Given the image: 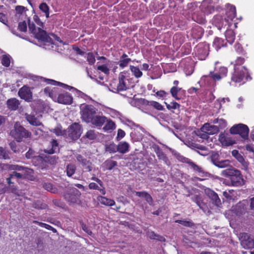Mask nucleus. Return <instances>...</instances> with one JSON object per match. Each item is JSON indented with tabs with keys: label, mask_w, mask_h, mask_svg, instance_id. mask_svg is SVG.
<instances>
[{
	"label": "nucleus",
	"mask_w": 254,
	"mask_h": 254,
	"mask_svg": "<svg viewBox=\"0 0 254 254\" xmlns=\"http://www.w3.org/2000/svg\"><path fill=\"white\" fill-rule=\"evenodd\" d=\"M28 28L29 31L34 35L35 37L39 41L45 44H53L52 39L47 34L46 31L41 27L36 28L34 23L28 20Z\"/></svg>",
	"instance_id": "f257e3e1"
},
{
	"label": "nucleus",
	"mask_w": 254,
	"mask_h": 254,
	"mask_svg": "<svg viewBox=\"0 0 254 254\" xmlns=\"http://www.w3.org/2000/svg\"><path fill=\"white\" fill-rule=\"evenodd\" d=\"M222 175L229 177L233 186L239 187L244 185L245 181L241 172L234 168H228L222 171Z\"/></svg>",
	"instance_id": "f03ea898"
},
{
	"label": "nucleus",
	"mask_w": 254,
	"mask_h": 254,
	"mask_svg": "<svg viewBox=\"0 0 254 254\" xmlns=\"http://www.w3.org/2000/svg\"><path fill=\"white\" fill-rule=\"evenodd\" d=\"M201 10L196 11L192 15V19L201 24H205L206 22L205 18V13H210L214 11V7L208 4V0H203L201 4Z\"/></svg>",
	"instance_id": "7ed1b4c3"
},
{
	"label": "nucleus",
	"mask_w": 254,
	"mask_h": 254,
	"mask_svg": "<svg viewBox=\"0 0 254 254\" xmlns=\"http://www.w3.org/2000/svg\"><path fill=\"white\" fill-rule=\"evenodd\" d=\"M10 134L17 141L20 142L23 138L30 137L31 133L21 126L18 122H16L14 128L10 131Z\"/></svg>",
	"instance_id": "20e7f679"
},
{
	"label": "nucleus",
	"mask_w": 254,
	"mask_h": 254,
	"mask_svg": "<svg viewBox=\"0 0 254 254\" xmlns=\"http://www.w3.org/2000/svg\"><path fill=\"white\" fill-rule=\"evenodd\" d=\"M249 78L251 79L248 69L245 66H241L240 68H234V72L231 77L232 81L235 83H240L243 82L245 78L248 80Z\"/></svg>",
	"instance_id": "39448f33"
},
{
	"label": "nucleus",
	"mask_w": 254,
	"mask_h": 254,
	"mask_svg": "<svg viewBox=\"0 0 254 254\" xmlns=\"http://www.w3.org/2000/svg\"><path fill=\"white\" fill-rule=\"evenodd\" d=\"M80 110L81 118L87 123L91 122V119L98 112V110L94 106L88 104L81 106Z\"/></svg>",
	"instance_id": "423d86ee"
},
{
	"label": "nucleus",
	"mask_w": 254,
	"mask_h": 254,
	"mask_svg": "<svg viewBox=\"0 0 254 254\" xmlns=\"http://www.w3.org/2000/svg\"><path fill=\"white\" fill-rule=\"evenodd\" d=\"M81 126L76 123L71 124L66 130L65 137L73 140H76L82 133Z\"/></svg>",
	"instance_id": "0eeeda50"
},
{
	"label": "nucleus",
	"mask_w": 254,
	"mask_h": 254,
	"mask_svg": "<svg viewBox=\"0 0 254 254\" xmlns=\"http://www.w3.org/2000/svg\"><path fill=\"white\" fill-rule=\"evenodd\" d=\"M230 133L232 134H239L243 139L247 140L248 139L249 128L245 124H239L230 128Z\"/></svg>",
	"instance_id": "6e6552de"
},
{
	"label": "nucleus",
	"mask_w": 254,
	"mask_h": 254,
	"mask_svg": "<svg viewBox=\"0 0 254 254\" xmlns=\"http://www.w3.org/2000/svg\"><path fill=\"white\" fill-rule=\"evenodd\" d=\"M195 55L199 60H204L209 52V45L206 43H199L194 48Z\"/></svg>",
	"instance_id": "1a4fd4ad"
},
{
	"label": "nucleus",
	"mask_w": 254,
	"mask_h": 254,
	"mask_svg": "<svg viewBox=\"0 0 254 254\" xmlns=\"http://www.w3.org/2000/svg\"><path fill=\"white\" fill-rule=\"evenodd\" d=\"M80 195V191L76 189L73 188L68 190L64 194V197L69 203H77Z\"/></svg>",
	"instance_id": "9d476101"
},
{
	"label": "nucleus",
	"mask_w": 254,
	"mask_h": 254,
	"mask_svg": "<svg viewBox=\"0 0 254 254\" xmlns=\"http://www.w3.org/2000/svg\"><path fill=\"white\" fill-rule=\"evenodd\" d=\"M240 239L241 245L245 249L254 248V239L246 233H242L240 234Z\"/></svg>",
	"instance_id": "9b49d317"
},
{
	"label": "nucleus",
	"mask_w": 254,
	"mask_h": 254,
	"mask_svg": "<svg viewBox=\"0 0 254 254\" xmlns=\"http://www.w3.org/2000/svg\"><path fill=\"white\" fill-rule=\"evenodd\" d=\"M18 95L21 99L26 102H30L32 100V92L27 85L21 87L18 92Z\"/></svg>",
	"instance_id": "f8f14e48"
},
{
	"label": "nucleus",
	"mask_w": 254,
	"mask_h": 254,
	"mask_svg": "<svg viewBox=\"0 0 254 254\" xmlns=\"http://www.w3.org/2000/svg\"><path fill=\"white\" fill-rule=\"evenodd\" d=\"M75 156L83 167V172H91L93 170L92 163L89 160H87L81 154H77Z\"/></svg>",
	"instance_id": "ddd939ff"
},
{
	"label": "nucleus",
	"mask_w": 254,
	"mask_h": 254,
	"mask_svg": "<svg viewBox=\"0 0 254 254\" xmlns=\"http://www.w3.org/2000/svg\"><path fill=\"white\" fill-rule=\"evenodd\" d=\"M228 69L226 67L221 66L217 72H210L208 77L212 79L214 81H219L227 76Z\"/></svg>",
	"instance_id": "4468645a"
},
{
	"label": "nucleus",
	"mask_w": 254,
	"mask_h": 254,
	"mask_svg": "<svg viewBox=\"0 0 254 254\" xmlns=\"http://www.w3.org/2000/svg\"><path fill=\"white\" fill-rule=\"evenodd\" d=\"M212 20V24L220 30L223 27L229 24V19L226 17L223 18L220 15H215Z\"/></svg>",
	"instance_id": "2eb2a0df"
},
{
	"label": "nucleus",
	"mask_w": 254,
	"mask_h": 254,
	"mask_svg": "<svg viewBox=\"0 0 254 254\" xmlns=\"http://www.w3.org/2000/svg\"><path fill=\"white\" fill-rule=\"evenodd\" d=\"M91 119V122L89 123L97 127H101L106 123L107 118L103 116L102 113L96 112L95 116Z\"/></svg>",
	"instance_id": "dca6fc26"
},
{
	"label": "nucleus",
	"mask_w": 254,
	"mask_h": 254,
	"mask_svg": "<svg viewBox=\"0 0 254 254\" xmlns=\"http://www.w3.org/2000/svg\"><path fill=\"white\" fill-rule=\"evenodd\" d=\"M72 100V97L69 93L63 92L58 95L57 102L62 104L70 105Z\"/></svg>",
	"instance_id": "f3484780"
},
{
	"label": "nucleus",
	"mask_w": 254,
	"mask_h": 254,
	"mask_svg": "<svg viewBox=\"0 0 254 254\" xmlns=\"http://www.w3.org/2000/svg\"><path fill=\"white\" fill-rule=\"evenodd\" d=\"M44 93L51 98L54 101H57L58 95L59 94L60 89L57 87L51 88L50 87H46L44 90Z\"/></svg>",
	"instance_id": "a211bd4d"
},
{
	"label": "nucleus",
	"mask_w": 254,
	"mask_h": 254,
	"mask_svg": "<svg viewBox=\"0 0 254 254\" xmlns=\"http://www.w3.org/2000/svg\"><path fill=\"white\" fill-rule=\"evenodd\" d=\"M226 18L229 19V21L233 20L236 16V7L232 4L227 3L226 4Z\"/></svg>",
	"instance_id": "6ab92c4d"
},
{
	"label": "nucleus",
	"mask_w": 254,
	"mask_h": 254,
	"mask_svg": "<svg viewBox=\"0 0 254 254\" xmlns=\"http://www.w3.org/2000/svg\"><path fill=\"white\" fill-rule=\"evenodd\" d=\"M204 191L208 197L213 201L216 205L218 206L221 204L220 199L214 191L210 189L206 188L205 189Z\"/></svg>",
	"instance_id": "aec40b11"
},
{
	"label": "nucleus",
	"mask_w": 254,
	"mask_h": 254,
	"mask_svg": "<svg viewBox=\"0 0 254 254\" xmlns=\"http://www.w3.org/2000/svg\"><path fill=\"white\" fill-rule=\"evenodd\" d=\"M203 29L199 26L196 25L192 27L191 30V36L195 40L200 39L203 34Z\"/></svg>",
	"instance_id": "412c9836"
},
{
	"label": "nucleus",
	"mask_w": 254,
	"mask_h": 254,
	"mask_svg": "<svg viewBox=\"0 0 254 254\" xmlns=\"http://www.w3.org/2000/svg\"><path fill=\"white\" fill-rule=\"evenodd\" d=\"M219 141L223 145L226 146H229L235 143V141L231 137L227 136L223 133H221L219 134Z\"/></svg>",
	"instance_id": "4be33fe9"
},
{
	"label": "nucleus",
	"mask_w": 254,
	"mask_h": 254,
	"mask_svg": "<svg viewBox=\"0 0 254 254\" xmlns=\"http://www.w3.org/2000/svg\"><path fill=\"white\" fill-rule=\"evenodd\" d=\"M155 152L158 159L163 160L167 165H170L171 163L166 154L163 152L162 150L159 146H157V147L155 149Z\"/></svg>",
	"instance_id": "5701e85b"
},
{
	"label": "nucleus",
	"mask_w": 254,
	"mask_h": 254,
	"mask_svg": "<svg viewBox=\"0 0 254 254\" xmlns=\"http://www.w3.org/2000/svg\"><path fill=\"white\" fill-rule=\"evenodd\" d=\"M126 77L123 75H120L119 77V84L117 86V90L118 91H123L126 90L128 87L127 85Z\"/></svg>",
	"instance_id": "b1692460"
},
{
	"label": "nucleus",
	"mask_w": 254,
	"mask_h": 254,
	"mask_svg": "<svg viewBox=\"0 0 254 254\" xmlns=\"http://www.w3.org/2000/svg\"><path fill=\"white\" fill-rule=\"evenodd\" d=\"M131 61V59L128 58L127 55L126 53H124L121 56L118 64L121 68H124L127 67Z\"/></svg>",
	"instance_id": "393cba45"
},
{
	"label": "nucleus",
	"mask_w": 254,
	"mask_h": 254,
	"mask_svg": "<svg viewBox=\"0 0 254 254\" xmlns=\"http://www.w3.org/2000/svg\"><path fill=\"white\" fill-rule=\"evenodd\" d=\"M6 105L9 109L10 110L15 111L18 108L20 102L17 99L13 98L7 100Z\"/></svg>",
	"instance_id": "a878e982"
},
{
	"label": "nucleus",
	"mask_w": 254,
	"mask_h": 254,
	"mask_svg": "<svg viewBox=\"0 0 254 254\" xmlns=\"http://www.w3.org/2000/svg\"><path fill=\"white\" fill-rule=\"evenodd\" d=\"M3 185L4 187L1 189H0V194H2L6 192H10L15 194L18 195L17 189L14 185V183L13 182L12 184H11L10 186H8V188L4 184Z\"/></svg>",
	"instance_id": "bb28decb"
},
{
	"label": "nucleus",
	"mask_w": 254,
	"mask_h": 254,
	"mask_svg": "<svg viewBox=\"0 0 254 254\" xmlns=\"http://www.w3.org/2000/svg\"><path fill=\"white\" fill-rule=\"evenodd\" d=\"M97 199L101 204L106 206H112L115 204V201L114 200L108 198L104 196H99L97 197Z\"/></svg>",
	"instance_id": "cd10ccee"
},
{
	"label": "nucleus",
	"mask_w": 254,
	"mask_h": 254,
	"mask_svg": "<svg viewBox=\"0 0 254 254\" xmlns=\"http://www.w3.org/2000/svg\"><path fill=\"white\" fill-rule=\"evenodd\" d=\"M144 104L153 107L154 109L159 110V111H163L164 110V108L163 106L160 104L159 102L155 101H148L144 100L143 102Z\"/></svg>",
	"instance_id": "c85d7f7f"
},
{
	"label": "nucleus",
	"mask_w": 254,
	"mask_h": 254,
	"mask_svg": "<svg viewBox=\"0 0 254 254\" xmlns=\"http://www.w3.org/2000/svg\"><path fill=\"white\" fill-rule=\"evenodd\" d=\"M226 43L225 42V41L220 38H215L213 42V47L216 49V50L218 51L221 48L226 46Z\"/></svg>",
	"instance_id": "c756f323"
},
{
	"label": "nucleus",
	"mask_w": 254,
	"mask_h": 254,
	"mask_svg": "<svg viewBox=\"0 0 254 254\" xmlns=\"http://www.w3.org/2000/svg\"><path fill=\"white\" fill-rule=\"evenodd\" d=\"M226 40L230 44H232L235 39V33L232 29H227L225 33Z\"/></svg>",
	"instance_id": "7c9ffc66"
},
{
	"label": "nucleus",
	"mask_w": 254,
	"mask_h": 254,
	"mask_svg": "<svg viewBox=\"0 0 254 254\" xmlns=\"http://www.w3.org/2000/svg\"><path fill=\"white\" fill-rule=\"evenodd\" d=\"M25 118L31 125L38 126L41 124L40 121L37 120L34 115L25 114Z\"/></svg>",
	"instance_id": "2f4dec72"
},
{
	"label": "nucleus",
	"mask_w": 254,
	"mask_h": 254,
	"mask_svg": "<svg viewBox=\"0 0 254 254\" xmlns=\"http://www.w3.org/2000/svg\"><path fill=\"white\" fill-rule=\"evenodd\" d=\"M118 151L121 153L125 154L129 150V144L127 142H120L117 145Z\"/></svg>",
	"instance_id": "473e14b6"
},
{
	"label": "nucleus",
	"mask_w": 254,
	"mask_h": 254,
	"mask_svg": "<svg viewBox=\"0 0 254 254\" xmlns=\"http://www.w3.org/2000/svg\"><path fill=\"white\" fill-rule=\"evenodd\" d=\"M89 188L91 190H98L99 191V192L103 195H104L106 194V190L105 189V188L103 186V184L102 185V186H99L97 184H96L95 183H90L89 184Z\"/></svg>",
	"instance_id": "72a5a7b5"
},
{
	"label": "nucleus",
	"mask_w": 254,
	"mask_h": 254,
	"mask_svg": "<svg viewBox=\"0 0 254 254\" xmlns=\"http://www.w3.org/2000/svg\"><path fill=\"white\" fill-rule=\"evenodd\" d=\"M106 123L105 126L103 127V129L105 131L109 130H112L116 128V124L114 122L111 120H108L107 119L106 121Z\"/></svg>",
	"instance_id": "f704fd0d"
},
{
	"label": "nucleus",
	"mask_w": 254,
	"mask_h": 254,
	"mask_svg": "<svg viewBox=\"0 0 254 254\" xmlns=\"http://www.w3.org/2000/svg\"><path fill=\"white\" fill-rule=\"evenodd\" d=\"M248 58V57L246 56V57H238L235 61L234 62H232L231 64H233L234 68H240V65H242L245 62V59Z\"/></svg>",
	"instance_id": "c9c22d12"
},
{
	"label": "nucleus",
	"mask_w": 254,
	"mask_h": 254,
	"mask_svg": "<svg viewBox=\"0 0 254 254\" xmlns=\"http://www.w3.org/2000/svg\"><path fill=\"white\" fill-rule=\"evenodd\" d=\"M46 81H47V83L48 84H52V85H59L63 88H64L66 89H68V90H70L71 88H72V87L68 85H66L65 84H64V83H63L62 82H58V81H55L54 80H53V79H47L46 80Z\"/></svg>",
	"instance_id": "e433bc0d"
},
{
	"label": "nucleus",
	"mask_w": 254,
	"mask_h": 254,
	"mask_svg": "<svg viewBox=\"0 0 254 254\" xmlns=\"http://www.w3.org/2000/svg\"><path fill=\"white\" fill-rule=\"evenodd\" d=\"M76 170V166L73 164H69L66 167V175L68 177H71L74 174Z\"/></svg>",
	"instance_id": "4c0bfd02"
},
{
	"label": "nucleus",
	"mask_w": 254,
	"mask_h": 254,
	"mask_svg": "<svg viewBox=\"0 0 254 254\" xmlns=\"http://www.w3.org/2000/svg\"><path fill=\"white\" fill-rule=\"evenodd\" d=\"M51 145L52 148L46 151V152H47L48 154H52L56 153L57 151L59 150L58 148L59 144L56 140L53 139L51 142Z\"/></svg>",
	"instance_id": "58836bf2"
},
{
	"label": "nucleus",
	"mask_w": 254,
	"mask_h": 254,
	"mask_svg": "<svg viewBox=\"0 0 254 254\" xmlns=\"http://www.w3.org/2000/svg\"><path fill=\"white\" fill-rule=\"evenodd\" d=\"M6 166V170H10V171H23L24 170L25 167L19 166L18 165H13V164H5Z\"/></svg>",
	"instance_id": "ea45409f"
},
{
	"label": "nucleus",
	"mask_w": 254,
	"mask_h": 254,
	"mask_svg": "<svg viewBox=\"0 0 254 254\" xmlns=\"http://www.w3.org/2000/svg\"><path fill=\"white\" fill-rule=\"evenodd\" d=\"M182 90V88L176 87V86H173L170 89V93L172 95V96L176 100H180L181 98L179 97L178 95V93Z\"/></svg>",
	"instance_id": "a19ab883"
},
{
	"label": "nucleus",
	"mask_w": 254,
	"mask_h": 254,
	"mask_svg": "<svg viewBox=\"0 0 254 254\" xmlns=\"http://www.w3.org/2000/svg\"><path fill=\"white\" fill-rule=\"evenodd\" d=\"M175 222L187 227L193 228L195 226L194 223L190 220L186 221L182 220H177Z\"/></svg>",
	"instance_id": "79ce46f5"
},
{
	"label": "nucleus",
	"mask_w": 254,
	"mask_h": 254,
	"mask_svg": "<svg viewBox=\"0 0 254 254\" xmlns=\"http://www.w3.org/2000/svg\"><path fill=\"white\" fill-rule=\"evenodd\" d=\"M192 200L194 201L200 209H203V206L205 205L202 201L200 196L198 195H194L191 198Z\"/></svg>",
	"instance_id": "37998d69"
},
{
	"label": "nucleus",
	"mask_w": 254,
	"mask_h": 254,
	"mask_svg": "<svg viewBox=\"0 0 254 254\" xmlns=\"http://www.w3.org/2000/svg\"><path fill=\"white\" fill-rule=\"evenodd\" d=\"M39 9L43 12L45 13L47 18L49 17V7L46 2H42L39 5Z\"/></svg>",
	"instance_id": "c03bdc74"
},
{
	"label": "nucleus",
	"mask_w": 254,
	"mask_h": 254,
	"mask_svg": "<svg viewBox=\"0 0 254 254\" xmlns=\"http://www.w3.org/2000/svg\"><path fill=\"white\" fill-rule=\"evenodd\" d=\"M130 69L135 77L139 78L142 76V72L138 67L130 65Z\"/></svg>",
	"instance_id": "a18cd8bd"
},
{
	"label": "nucleus",
	"mask_w": 254,
	"mask_h": 254,
	"mask_svg": "<svg viewBox=\"0 0 254 254\" xmlns=\"http://www.w3.org/2000/svg\"><path fill=\"white\" fill-rule=\"evenodd\" d=\"M165 103L166 104L167 109H168L169 110L178 109L179 111H180L181 105L178 103L177 102L175 101H173L171 102L170 104H168L166 102H165Z\"/></svg>",
	"instance_id": "49530a36"
},
{
	"label": "nucleus",
	"mask_w": 254,
	"mask_h": 254,
	"mask_svg": "<svg viewBox=\"0 0 254 254\" xmlns=\"http://www.w3.org/2000/svg\"><path fill=\"white\" fill-rule=\"evenodd\" d=\"M205 126L206 127H207L206 126H208L207 130L209 134H214L218 133L220 130L219 127H218L217 126H209L208 124H205Z\"/></svg>",
	"instance_id": "de8ad7c7"
},
{
	"label": "nucleus",
	"mask_w": 254,
	"mask_h": 254,
	"mask_svg": "<svg viewBox=\"0 0 254 254\" xmlns=\"http://www.w3.org/2000/svg\"><path fill=\"white\" fill-rule=\"evenodd\" d=\"M0 159L4 160L10 159L9 152L2 147H0Z\"/></svg>",
	"instance_id": "09e8293b"
},
{
	"label": "nucleus",
	"mask_w": 254,
	"mask_h": 254,
	"mask_svg": "<svg viewBox=\"0 0 254 254\" xmlns=\"http://www.w3.org/2000/svg\"><path fill=\"white\" fill-rule=\"evenodd\" d=\"M149 238L151 239L156 240L162 242L165 241V239L164 237L155 233V232L153 231H151V232H150L149 234Z\"/></svg>",
	"instance_id": "8fccbe9b"
},
{
	"label": "nucleus",
	"mask_w": 254,
	"mask_h": 254,
	"mask_svg": "<svg viewBox=\"0 0 254 254\" xmlns=\"http://www.w3.org/2000/svg\"><path fill=\"white\" fill-rule=\"evenodd\" d=\"M106 151L110 153H114L118 151L117 145L114 143H110L106 146Z\"/></svg>",
	"instance_id": "3c124183"
},
{
	"label": "nucleus",
	"mask_w": 254,
	"mask_h": 254,
	"mask_svg": "<svg viewBox=\"0 0 254 254\" xmlns=\"http://www.w3.org/2000/svg\"><path fill=\"white\" fill-rule=\"evenodd\" d=\"M236 52L239 54H241L243 56L246 57L247 53L244 50L242 46L239 43H236L234 46Z\"/></svg>",
	"instance_id": "603ef678"
},
{
	"label": "nucleus",
	"mask_w": 254,
	"mask_h": 254,
	"mask_svg": "<svg viewBox=\"0 0 254 254\" xmlns=\"http://www.w3.org/2000/svg\"><path fill=\"white\" fill-rule=\"evenodd\" d=\"M108 64H105L101 65H99L97 67V69L100 70L106 75L110 73V69L108 68Z\"/></svg>",
	"instance_id": "864d4df0"
},
{
	"label": "nucleus",
	"mask_w": 254,
	"mask_h": 254,
	"mask_svg": "<svg viewBox=\"0 0 254 254\" xmlns=\"http://www.w3.org/2000/svg\"><path fill=\"white\" fill-rule=\"evenodd\" d=\"M43 187L46 190L52 193H56L57 191V189L54 187L53 185L51 183H45L43 185Z\"/></svg>",
	"instance_id": "5fc2aeb1"
},
{
	"label": "nucleus",
	"mask_w": 254,
	"mask_h": 254,
	"mask_svg": "<svg viewBox=\"0 0 254 254\" xmlns=\"http://www.w3.org/2000/svg\"><path fill=\"white\" fill-rule=\"evenodd\" d=\"M53 132L57 136H64L65 137L66 130H63L61 127L55 128Z\"/></svg>",
	"instance_id": "6e6d98bb"
},
{
	"label": "nucleus",
	"mask_w": 254,
	"mask_h": 254,
	"mask_svg": "<svg viewBox=\"0 0 254 254\" xmlns=\"http://www.w3.org/2000/svg\"><path fill=\"white\" fill-rule=\"evenodd\" d=\"M232 155L240 163L244 161V158L243 156L240 154L237 150H234L232 152Z\"/></svg>",
	"instance_id": "4d7b16f0"
},
{
	"label": "nucleus",
	"mask_w": 254,
	"mask_h": 254,
	"mask_svg": "<svg viewBox=\"0 0 254 254\" xmlns=\"http://www.w3.org/2000/svg\"><path fill=\"white\" fill-rule=\"evenodd\" d=\"M87 61L90 65H93L95 63V58L94 54L89 52L87 54Z\"/></svg>",
	"instance_id": "13d9d810"
},
{
	"label": "nucleus",
	"mask_w": 254,
	"mask_h": 254,
	"mask_svg": "<svg viewBox=\"0 0 254 254\" xmlns=\"http://www.w3.org/2000/svg\"><path fill=\"white\" fill-rule=\"evenodd\" d=\"M117 165V163L113 160H107L105 162V165L107 169L111 170Z\"/></svg>",
	"instance_id": "bf43d9fd"
},
{
	"label": "nucleus",
	"mask_w": 254,
	"mask_h": 254,
	"mask_svg": "<svg viewBox=\"0 0 254 254\" xmlns=\"http://www.w3.org/2000/svg\"><path fill=\"white\" fill-rule=\"evenodd\" d=\"M85 136L88 139L90 140L95 139L97 137V135L95 133V130H89L87 131Z\"/></svg>",
	"instance_id": "052dcab7"
},
{
	"label": "nucleus",
	"mask_w": 254,
	"mask_h": 254,
	"mask_svg": "<svg viewBox=\"0 0 254 254\" xmlns=\"http://www.w3.org/2000/svg\"><path fill=\"white\" fill-rule=\"evenodd\" d=\"M1 63L3 66L8 67L10 65V61L7 56L3 55L1 59Z\"/></svg>",
	"instance_id": "680f3d73"
},
{
	"label": "nucleus",
	"mask_w": 254,
	"mask_h": 254,
	"mask_svg": "<svg viewBox=\"0 0 254 254\" xmlns=\"http://www.w3.org/2000/svg\"><path fill=\"white\" fill-rule=\"evenodd\" d=\"M18 29L21 32H26L27 29V24L25 21L20 22L18 23Z\"/></svg>",
	"instance_id": "e2e57ef3"
},
{
	"label": "nucleus",
	"mask_w": 254,
	"mask_h": 254,
	"mask_svg": "<svg viewBox=\"0 0 254 254\" xmlns=\"http://www.w3.org/2000/svg\"><path fill=\"white\" fill-rule=\"evenodd\" d=\"M229 165V161L228 160L219 161L216 164V166L219 168H225Z\"/></svg>",
	"instance_id": "0e129e2a"
},
{
	"label": "nucleus",
	"mask_w": 254,
	"mask_h": 254,
	"mask_svg": "<svg viewBox=\"0 0 254 254\" xmlns=\"http://www.w3.org/2000/svg\"><path fill=\"white\" fill-rule=\"evenodd\" d=\"M219 155L217 153H213L211 156V160L212 163L216 166L219 161Z\"/></svg>",
	"instance_id": "69168bd1"
},
{
	"label": "nucleus",
	"mask_w": 254,
	"mask_h": 254,
	"mask_svg": "<svg viewBox=\"0 0 254 254\" xmlns=\"http://www.w3.org/2000/svg\"><path fill=\"white\" fill-rule=\"evenodd\" d=\"M145 199V200L147 201V202L150 205H153V199L151 196L150 194H149L148 192L146 193V194H145V196L144 197Z\"/></svg>",
	"instance_id": "338daca9"
},
{
	"label": "nucleus",
	"mask_w": 254,
	"mask_h": 254,
	"mask_svg": "<svg viewBox=\"0 0 254 254\" xmlns=\"http://www.w3.org/2000/svg\"><path fill=\"white\" fill-rule=\"evenodd\" d=\"M189 165L191 167V168L193 169L194 171H196L197 172H202V169L201 167L197 166L196 164H195L194 163L190 161V163L189 164Z\"/></svg>",
	"instance_id": "774afa93"
}]
</instances>
